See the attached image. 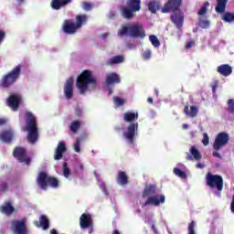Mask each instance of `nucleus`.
<instances>
[{"instance_id":"nucleus-1","label":"nucleus","mask_w":234,"mask_h":234,"mask_svg":"<svg viewBox=\"0 0 234 234\" xmlns=\"http://www.w3.org/2000/svg\"><path fill=\"white\" fill-rule=\"evenodd\" d=\"M180 6H182V0H167L161 9L162 14L174 13L170 16V19L179 30L184 27V13L180 12Z\"/></svg>"},{"instance_id":"nucleus-2","label":"nucleus","mask_w":234,"mask_h":234,"mask_svg":"<svg viewBox=\"0 0 234 234\" xmlns=\"http://www.w3.org/2000/svg\"><path fill=\"white\" fill-rule=\"evenodd\" d=\"M123 120L130 124L127 126L126 131L123 132L122 136L127 140L128 144H134V139L138 134V122H133L138 120V113L127 112L123 115Z\"/></svg>"},{"instance_id":"nucleus-3","label":"nucleus","mask_w":234,"mask_h":234,"mask_svg":"<svg viewBox=\"0 0 234 234\" xmlns=\"http://www.w3.org/2000/svg\"><path fill=\"white\" fill-rule=\"evenodd\" d=\"M27 133V142L36 144L39 138V130L37 129V119L32 112H26V127Z\"/></svg>"},{"instance_id":"nucleus-4","label":"nucleus","mask_w":234,"mask_h":234,"mask_svg":"<svg viewBox=\"0 0 234 234\" xmlns=\"http://www.w3.org/2000/svg\"><path fill=\"white\" fill-rule=\"evenodd\" d=\"M96 83V78L92 76V71L85 69L78 76L76 87L80 90V94H85L89 90V85H91L92 89H94Z\"/></svg>"},{"instance_id":"nucleus-5","label":"nucleus","mask_w":234,"mask_h":234,"mask_svg":"<svg viewBox=\"0 0 234 234\" xmlns=\"http://www.w3.org/2000/svg\"><path fill=\"white\" fill-rule=\"evenodd\" d=\"M147 198L144 206H155L158 207L160 204H165V195H156V186L149 185L144 187L143 192V198Z\"/></svg>"},{"instance_id":"nucleus-6","label":"nucleus","mask_w":234,"mask_h":234,"mask_svg":"<svg viewBox=\"0 0 234 234\" xmlns=\"http://www.w3.org/2000/svg\"><path fill=\"white\" fill-rule=\"evenodd\" d=\"M37 184L43 191H47V189H48V186L53 189H58V187H59V180L55 176H48L45 171L38 173L37 176Z\"/></svg>"},{"instance_id":"nucleus-7","label":"nucleus","mask_w":234,"mask_h":234,"mask_svg":"<svg viewBox=\"0 0 234 234\" xmlns=\"http://www.w3.org/2000/svg\"><path fill=\"white\" fill-rule=\"evenodd\" d=\"M119 36H130V37H141L144 39L145 37V30L142 24H134L128 26H122L118 31Z\"/></svg>"},{"instance_id":"nucleus-8","label":"nucleus","mask_w":234,"mask_h":234,"mask_svg":"<svg viewBox=\"0 0 234 234\" xmlns=\"http://www.w3.org/2000/svg\"><path fill=\"white\" fill-rule=\"evenodd\" d=\"M21 69H23V65L18 64L6 75H5L2 80V86L8 88L11 87V85H14V83H16V81H17L21 76Z\"/></svg>"},{"instance_id":"nucleus-9","label":"nucleus","mask_w":234,"mask_h":234,"mask_svg":"<svg viewBox=\"0 0 234 234\" xmlns=\"http://www.w3.org/2000/svg\"><path fill=\"white\" fill-rule=\"evenodd\" d=\"M206 182L210 189H218V191L224 189V179L221 176L213 175L208 172L206 176Z\"/></svg>"},{"instance_id":"nucleus-10","label":"nucleus","mask_w":234,"mask_h":234,"mask_svg":"<svg viewBox=\"0 0 234 234\" xmlns=\"http://www.w3.org/2000/svg\"><path fill=\"white\" fill-rule=\"evenodd\" d=\"M229 144V134L226 132H221L217 134L213 144V149L215 151H220L225 145Z\"/></svg>"},{"instance_id":"nucleus-11","label":"nucleus","mask_w":234,"mask_h":234,"mask_svg":"<svg viewBox=\"0 0 234 234\" xmlns=\"http://www.w3.org/2000/svg\"><path fill=\"white\" fill-rule=\"evenodd\" d=\"M13 156L18 160L21 164H26V165H30L31 159L27 155V149L16 146L13 151Z\"/></svg>"},{"instance_id":"nucleus-12","label":"nucleus","mask_w":234,"mask_h":234,"mask_svg":"<svg viewBox=\"0 0 234 234\" xmlns=\"http://www.w3.org/2000/svg\"><path fill=\"white\" fill-rule=\"evenodd\" d=\"M11 229L16 234H28V229L27 228V219L13 220L11 222Z\"/></svg>"},{"instance_id":"nucleus-13","label":"nucleus","mask_w":234,"mask_h":234,"mask_svg":"<svg viewBox=\"0 0 234 234\" xmlns=\"http://www.w3.org/2000/svg\"><path fill=\"white\" fill-rule=\"evenodd\" d=\"M80 226L81 229H87L90 228V233H92V215L90 213H83L80 218Z\"/></svg>"},{"instance_id":"nucleus-14","label":"nucleus","mask_w":234,"mask_h":234,"mask_svg":"<svg viewBox=\"0 0 234 234\" xmlns=\"http://www.w3.org/2000/svg\"><path fill=\"white\" fill-rule=\"evenodd\" d=\"M64 94L66 100H70L74 96V79L72 77L69 78L64 84Z\"/></svg>"},{"instance_id":"nucleus-15","label":"nucleus","mask_w":234,"mask_h":234,"mask_svg":"<svg viewBox=\"0 0 234 234\" xmlns=\"http://www.w3.org/2000/svg\"><path fill=\"white\" fill-rule=\"evenodd\" d=\"M7 105L12 111H18L19 105H21V97L17 94H12L7 99Z\"/></svg>"},{"instance_id":"nucleus-16","label":"nucleus","mask_w":234,"mask_h":234,"mask_svg":"<svg viewBox=\"0 0 234 234\" xmlns=\"http://www.w3.org/2000/svg\"><path fill=\"white\" fill-rule=\"evenodd\" d=\"M62 29L65 34H76L78 32V27L72 19L65 20Z\"/></svg>"},{"instance_id":"nucleus-17","label":"nucleus","mask_w":234,"mask_h":234,"mask_svg":"<svg viewBox=\"0 0 234 234\" xmlns=\"http://www.w3.org/2000/svg\"><path fill=\"white\" fill-rule=\"evenodd\" d=\"M64 153H67V145L65 144V142L60 141L58 144V146L55 150L54 159L55 160H61V158H63V154Z\"/></svg>"},{"instance_id":"nucleus-18","label":"nucleus","mask_w":234,"mask_h":234,"mask_svg":"<svg viewBox=\"0 0 234 234\" xmlns=\"http://www.w3.org/2000/svg\"><path fill=\"white\" fill-rule=\"evenodd\" d=\"M217 72L225 78L231 76L233 73V68L229 64H222L217 68Z\"/></svg>"},{"instance_id":"nucleus-19","label":"nucleus","mask_w":234,"mask_h":234,"mask_svg":"<svg viewBox=\"0 0 234 234\" xmlns=\"http://www.w3.org/2000/svg\"><path fill=\"white\" fill-rule=\"evenodd\" d=\"M35 226H37V228H42V229L47 230L50 228V220H48L47 216L41 215L38 221H35Z\"/></svg>"},{"instance_id":"nucleus-20","label":"nucleus","mask_w":234,"mask_h":234,"mask_svg":"<svg viewBox=\"0 0 234 234\" xmlns=\"http://www.w3.org/2000/svg\"><path fill=\"white\" fill-rule=\"evenodd\" d=\"M16 133L12 131V129L5 130L1 133V140L4 144H12Z\"/></svg>"},{"instance_id":"nucleus-21","label":"nucleus","mask_w":234,"mask_h":234,"mask_svg":"<svg viewBox=\"0 0 234 234\" xmlns=\"http://www.w3.org/2000/svg\"><path fill=\"white\" fill-rule=\"evenodd\" d=\"M190 154H187L186 155V160H196L197 162H198V160H202V154H200V152L198 151V149H197V147L195 146H191V148L189 149Z\"/></svg>"},{"instance_id":"nucleus-22","label":"nucleus","mask_w":234,"mask_h":234,"mask_svg":"<svg viewBox=\"0 0 234 234\" xmlns=\"http://www.w3.org/2000/svg\"><path fill=\"white\" fill-rule=\"evenodd\" d=\"M126 5L128 8L134 12H140L142 10V0H127Z\"/></svg>"},{"instance_id":"nucleus-23","label":"nucleus","mask_w":234,"mask_h":234,"mask_svg":"<svg viewBox=\"0 0 234 234\" xmlns=\"http://www.w3.org/2000/svg\"><path fill=\"white\" fill-rule=\"evenodd\" d=\"M87 138V133H83L76 139L75 143L73 144L75 153H81V142H85Z\"/></svg>"},{"instance_id":"nucleus-24","label":"nucleus","mask_w":234,"mask_h":234,"mask_svg":"<svg viewBox=\"0 0 234 234\" xmlns=\"http://www.w3.org/2000/svg\"><path fill=\"white\" fill-rule=\"evenodd\" d=\"M117 183L120 186H127L129 184V176L123 171H119L117 176Z\"/></svg>"},{"instance_id":"nucleus-25","label":"nucleus","mask_w":234,"mask_h":234,"mask_svg":"<svg viewBox=\"0 0 234 234\" xmlns=\"http://www.w3.org/2000/svg\"><path fill=\"white\" fill-rule=\"evenodd\" d=\"M228 1L229 0H216L217 5L215 11L217 14H224V12H226V5H228Z\"/></svg>"},{"instance_id":"nucleus-26","label":"nucleus","mask_w":234,"mask_h":234,"mask_svg":"<svg viewBox=\"0 0 234 234\" xmlns=\"http://www.w3.org/2000/svg\"><path fill=\"white\" fill-rule=\"evenodd\" d=\"M134 13L135 12L129 6H122L121 9V15L124 19H133V17H134Z\"/></svg>"},{"instance_id":"nucleus-27","label":"nucleus","mask_w":234,"mask_h":234,"mask_svg":"<svg viewBox=\"0 0 234 234\" xmlns=\"http://www.w3.org/2000/svg\"><path fill=\"white\" fill-rule=\"evenodd\" d=\"M185 114L187 116H190L191 118H197V115L198 114V108L197 106H191L190 112H189V106L186 105L184 109Z\"/></svg>"},{"instance_id":"nucleus-28","label":"nucleus","mask_w":234,"mask_h":234,"mask_svg":"<svg viewBox=\"0 0 234 234\" xmlns=\"http://www.w3.org/2000/svg\"><path fill=\"white\" fill-rule=\"evenodd\" d=\"M76 23L75 26L77 27L78 29L81 28V27H83V25L87 24V21L89 19V17L87 16V15H78L76 16Z\"/></svg>"},{"instance_id":"nucleus-29","label":"nucleus","mask_w":234,"mask_h":234,"mask_svg":"<svg viewBox=\"0 0 234 234\" xmlns=\"http://www.w3.org/2000/svg\"><path fill=\"white\" fill-rule=\"evenodd\" d=\"M122 80L120 79V75L116 73H112L106 78V85H112V83H120Z\"/></svg>"},{"instance_id":"nucleus-30","label":"nucleus","mask_w":234,"mask_h":234,"mask_svg":"<svg viewBox=\"0 0 234 234\" xmlns=\"http://www.w3.org/2000/svg\"><path fill=\"white\" fill-rule=\"evenodd\" d=\"M124 60H125V58H123V56L117 55L112 58H109L106 62V65H110V66L118 65L120 63H123Z\"/></svg>"},{"instance_id":"nucleus-31","label":"nucleus","mask_w":234,"mask_h":234,"mask_svg":"<svg viewBox=\"0 0 234 234\" xmlns=\"http://www.w3.org/2000/svg\"><path fill=\"white\" fill-rule=\"evenodd\" d=\"M2 213H5V215L10 216L16 211V208H14V206H12V203L5 202V206L1 207Z\"/></svg>"},{"instance_id":"nucleus-32","label":"nucleus","mask_w":234,"mask_h":234,"mask_svg":"<svg viewBox=\"0 0 234 234\" xmlns=\"http://www.w3.org/2000/svg\"><path fill=\"white\" fill-rule=\"evenodd\" d=\"M64 1L65 0H52L50 3V6L51 8H53V10H59L63 6H67V4H65Z\"/></svg>"},{"instance_id":"nucleus-33","label":"nucleus","mask_w":234,"mask_h":234,"mask_svg":"<svg viewBox=\"0 0 234 234\" xmlns=\"http://www.w3.org/2000/svg\"><path fill=\"white\" fill-rule=\"evenodd\" d=\"M81 127V122L80 121H73L71 122L69 125V131L73 133V134H77L78 131H80Z\"/></svg>"},{"instance_id":"nucleus-34","label":"nucleus","mask_w":234,"mask_h":234,"mask_svg":"<svg viewBox=\"0 0 234 234\" xmlns=\"http://www.w3.org/2000/svg\"><path fill=\"white\" fill-rule=\"evenodd\" d=\"M158 8H160V4L158 2L151 1L148 3V10H150L152 14H156Z\"/></svg>"},{"instance_id":"nucleus-35","label":"nucleus","mask_w":234,"mask_h":234,"mask_svg":"<svg viewBox=\"0 0 234 234\" xmlns=\"http://www.w3.org/2000/svg\"><path fill=\"white\" fill-rule=\"evenodd\" d=\"M222 20L226 21V23H231L234 21V14L230 12L224 13L222 16Z\"/></svg>"},{"instance_id":"nucleus-36","label":"nucleus","mask_w":234,"mask_h":234,"mask_svg":"<svg viewBox=\"0 0 234 234\" xmlns=\"http://www.w3.org/2000/svg\"><path fill=\"white\" fill-rule=\"evenodd\" d=\"M149 40L151 41L153 47H154L155 48H158V47H160V40H158V37L156 36L150 35Z\"/></svg>"},{"instance_id":"nucleus-37","label":"nucleus","mask_w":234,"mask_h":234,"mask_svg":"<svg viewBox=\"0 0 234 234\" xmlns=\"http://www.w3.org/2000/svg\"><path fill=\"white\" fill-rule=\"evenodd\" d=\"M173 173L176 176H179V178H187V175L186 174V172L182 171L180 168H174Z\"/></svg>"},{"instance_id":"nucleus-38","label":"nucleus","mask_w":234,"mask_h":234,"mask_svg":"<svg viewBox=\"0 0 234 234\" xmlns=\"http://www.w3.org/2000/svg\"><path fill=\"white\" fill-rule=\"evenodd\" d=\"M62 169L65 178H69V176H70V168H69V165L67 163H63Z\"/></svg>"},{"instance_id":"nucleus-39","label":"nucleus","mask_w":234,"mask_h":234,"mask_svg":"<svg viewBox=\"0 0 234 234\" xmlns=\"http://www.w3.org/2000/svg\"><path fill=\"white\" fill-rule=\"evenodd\" d=\"M113 103L116 107H122V105L125 104V101L120 97H113Z\"/></svg>"},{"instance_id":"nucleus-40","label":"nucleus","mask_w":234,"mask_h":234,"mask_svg":"<svg viewBox=\"0 0 234 234\" xmlns=\"http://www.w3.org/2000/svg\"><path fill=\"white\" fill-rule=\"evenodd\" d=\"M207 6H209V2H205L204 5L197 12L198 16H204L207 13Z\"/></svg>"},{"instance_id":"nucleus-41","label":"nucleus","mask_w":234,"mask_h":234,"mask_svg":"<svg viewBox=\"0 0 234 234\" xmlns=\"http://www.w3.org/2000/svg\"><path fill=\"white\" fill-rule=\"evenodd\" d=\"M218 80H215L212 81V83L210 84V87L212 89V94L213 96H215V94H217V89H218Z\"/></svg>"},{"instance_id":"nucleus-42","label":"nucleus","mask_w":234,"mask_h":234,"mask_svg":"<svg viewBox=\"0 0 234 234\" xmlns=\"http://www.w3.org/2000/svg\"><path fill=\"white\" fill-rule=\"evenodd\" d=\"M229 107L227 108V111L230 113H234V101L233 99H230L228 101Z\"/></svg>"},{"instance_id":"nucleus-43","label":"nucleus","mask_w":234,"mask_h":234,"mask_svg":"<svg viewBox=\"0 0 234 234\" xmlns=\"http://www.w3.org/2000/svg\"><path fill=\"white\" fill-rule=\"evenodd\" d=\"M153 54V51H151V49H146L144 52H143L142 54V58L143 59H151V56Z\"/></svg>"},{"instance_id":"nucleus-44","label":"nucleus","mask_w":234,"mask_h":234,"mask_svg":"<svg viewBox=\"0 0 234 234\" xmlns=\"http://www.w3.org/2000/svg\"><path fill=\"white\" fill-rule=\"evenodd\" d=\"M82 8L86 12H89V11L92 10V4H90L89 2H83L82 3Z\"/></svg>"},{"instance_id":"nucleus-45","label":"nucleus","mask_w":234,"mask_h":234,"mask_svg":"<svg viewBox=\"0 0 234 234\" xmlns=\"http://www.w3.org/2000/svg\"><path fill=\"white\" fill-rule=\"evenodd\" d=\"M200 28H209V20H201L199 21Z\"/></svg>"},{"instance_id":"nucleus-46","label":"nucleus","mask_w":234,"mask_h":234,"mask_svg":"<svg viewBox=\"0 0 234 234\" xmlns=\"http://www.w3.org/2000/svg\"><path fill=\"white\" fill-rule=\"evenodd\" d=\"M203 145H209V135L207 133H203V140H202Z\"/></svg>"},{"instance_id":"nucleus-47","label":"nucleus","mask_w":234,"mask_h":234,"mask_svg":"<svg viewBox=\"0 0 234 234\" xmlns=\"http://www.w3.org/2000/svg\"><path fill=\"white\" fill-rule=\"evenodd\" d=\"M1 191H3L4 193L8 191V183H2Z\"/></svg>"},{"instance_id":"nucleus-48","label":"nucleus","mask_w":234,"mask_h":234,"mask_svg":"<svg viewBox=\"0 0 234 234\" xmlns=\"http://www.w3.org/2000/svg\"><path fill=\"white\" fill-rule=\"evenodd\" d=\"M193 45H195L194 41H189L186 43V48H191V47H193Z\"/></svg>"},{"instance_id":"nucleus-49","label":"nucleus","mask_w":234,"mask_h":234,"mask_svg":"<svg viewBox=\"0 0 234 234\" xmlns=\"http://www.w3.org/2000/svg\"><path fill=\"white\" fill-rule=\"evenodd\" d=\"M213 156H215L216 158H222V155H220V154H218V152H213Z\"/></svg>"},{"instance_id":"nucleus-50","label":"nucleus","mask_w":234,"mask_h":234,"mask_svg":"<svg viewBox=\"0 0 234 234\" xmlns=\"http://www.w3.org/2000/svg\"><path fill=\"white\" fill-rule=\"evenodd\" d=\"M196 167H197V169H203L204 164L198 163L196 165Z\"/></svg>"},{"instance_id":"nucleus-51","label":"nucleus","mask_w":234,"mask_h":234,"mask_svg":"<svg viewBox=\"0 0 234 234\" xmlns=\"http://www.w3.org/2000/svg\"><path fill=\"white\" fill-rule=\"evenodd\" d=\"M5 31H1V41L5 39Z\"/></svg>"},{"instance_id":"nucleus-52","label":"nucleus","mask_w":234,"mask_h":234,"mask_svg":"<svg viewBox=\"0 0 234 234\" xmlns=\"http://www.w3.org/2000/svg\"><path fill=\"white\" fill-rule=\"evenodd\" d=\"M129 48H136V45L134 44H128Z\"/></svg>"},{"instance_id":"nucleus-53","label":"nucleus","mask_w":234,"mask_h":234,"mask_svg":"<svg viewBox=\"0 0 234 234\" xmlns=\"http://www.w3.org/2000/svg\"><path fill=\"white\" fill-rule=\"evenodd\" d=\"M50 234H58V230H56V229H52L50 230Z\"/></svg>"},{"instance_id":"nucleus-54","label":"nucleus","mask_w":234,"mask_h":234,"mask_svg":"<svg viewBox=\"0 0 234 234\" xmlns=\"http://www.w3.org/2000/svg\"><path fill=\"white\" fill-rule=\"evenodd\" d=\"M7 120L6 119H1V125H5L6 123Z\"/></svg>"},{"instance_id":"nucleus-55","label":"nucleus","mask_w":234,"mask_h":234,"mask_svg":"<svg viewBox=\"0 0 234 234\" xmlns=\"http://www.w3.org/2000/svg\"><path fill=\"white\" fill-rule=\"evenodd\" d=\"M76 115H77V116H81V112H80V110H77V111H76Z\"/></svg>"},{"instance_id":"nucleus-56","label":"nucleus","mask_w":234,"mask_h":234,"mask_svg":"<svg viewBox=\"0 0 234 234\" xmlns=\"http://www.w3.org/2000/svg\"><path fill=\"white\" fill-rule=\"evenodd\" d=\"M147 101H148V103H153V102H154L153 98L149 97V98L147 99Z\"/></svg>"},{"instance_id":"nucleus-57","label":"nucleus","mask_w":234,"mask_h":234,"mask_svg":"<svg viewBox=\"0 0 234 234\" xmlns=\"http://www.w3.org/2000/svg\"><path fill=\"white\" fill-rule=\"evenodd\" d=\"M183 129H185V130L189 129V125L188 124H183Z\"/></svg>"},{"instance_id":"nucleus-58","label":"nucleus","mask_w":234,"mask_h":234,"mask_svg":"<svg viewBox=\"0 0 234 234\" xmlns=\"http://www.w3.org/2000/svg\"><path fill=\"white\" fill-rule=\"evenodd\" d=\"M112 234H120V230L114 229L113 232H112Z\"/></svg>"},{"instance_id":"nucleus-59","label":"nucleus","mask_w":234,"mask_h":234,"mask_svg":"<svg viewBox=\"0 0 234 234\" xmlns=\"http://www.w3.org/2000/svg\"><path fill=\"white\" fill-rule=\"evenodd\" d=\"M71 1H72V0H64V4L69 5V3H70Z\"/></svg>"},{"instance_id":"nucleus-60","label":"nucleus","mask_w":234,"mask_h":234,"mask_svg":"<svg viewBox=\"0 0 234 234\" xmlns=\"http://www.w3.org/2000/svg\"><path fill=\"white\" fill-rule=\"evenodd\" d=\"M18 1V5H23V3H25V0H17Z\"/></svg>"},{"instance_id":"nucleus-61","label":"nucleus","mask_w":234,"mask_h":234,"mask_svg":"<svg viewBox=\"0 0 234 234\" xmlns=\"http://www.w3.org/2000/svg\"><path fill=\"white\" fill-rule=\"evenodd\" d=\"M152 228H153L154 231H156V229L154 228V226H153Z\"/></svg>"},{"instance_id":"nucleus-62","label":"nucleus","mask_w":234,"mask_h":234,"mask_svg":"<svg viewBox=\"0 0 234 234\" xmlns=\"http://www.w3.org/2000/svg\"><path fill=\"white\" fill-rule=\"evenodd\" d=\"M0 43H1V31H0Z\"/></svg>"},{"instance_id":"nucleus-63","label":"nucleus","mask_w":234,"mask_h":234,"mask_svg":"<svg viewBox=\"0 0 234 234\" xmlns=\"http://www.w3.org/2000/svg\"><path fill=\"white\" fill-rule=\"evenodd\" d=\"M155 94H158V90H155Z\"/></svg>"},{"instance_id":"nucleus-64","label":"nucleus","mask_w":234,"mask_h":234,"mask_svg":"<svg viewBox=\"0 0 234 234\" xmlns=\"http://www.w3.org/2000/svg\"><path fill=\"white\" fill-rule=\"evenodd\" d=\"M155 94H158V90H155Z\"/></svg>"}]
</instances>
